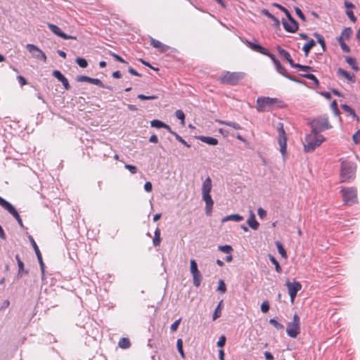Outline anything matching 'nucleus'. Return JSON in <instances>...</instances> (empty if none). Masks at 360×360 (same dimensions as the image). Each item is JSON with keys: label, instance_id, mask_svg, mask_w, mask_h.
I'll return each instance as SVG.
<instances>
[{"label": "nucleus", "instance_id": "1", "mask_svg": "<svg viewBox=\"0 0 360 360\" xmlns=\"http://www.w3.org/2000/svg\"><path fill=\"white\" fill-rule=\"evenodd\" d=\"M212 188V179L208 176L202 185V199L205 202V213L207 216L211 215L214 205V201L210 195Z\"/></svg>", "mask_w": 360, "mask_h": 360}, {"label": "nucleus", "instance_id": "2", "mask_svg": "<svg viewBox=\"0 0 360 360\" xmlns=\"http://www.w3.org/2000/svg\"><path fill=\"white\" fill-rule=\"evenodd\" d=\"M325 140L323 135L319 131H314L311 129V134H308L306 138V144L304 146V150L306 153L313 152L316 148L319 146Z\"/></svg>", "mask_w": 360, "mask_h": 360}, {"label": "nucleus", "instance_id": "3", "mask_svg": "<svg viewBox=\"0 0 360 360\" xmlns=\"http://www.w3.org/2000/svg\"><path fill=\"white\" fill-rule=\"evenodd\" d=\"M272 5H273V6H275V7L279 8L280 10H283V11L285 13L287 18L288 19L290 23H288L287 21H285L284 20H282V23H283L284 29L288 32H291V33L295 32L298 30L299 25H298V22L292 18V16L291 15V14L288 11V10L286 9L283 6H281L278 4H276V3H274Z\"/></svg>", "mask_w": 360, "mask_h": 360}, {"label": "nucleus", "instance_id": "4", "mask_svg": "<svg viewBox=\"0 0 360 360\" xmlns=\"http://www.w3.org/2000/svg\"><path fill=\"white\" fill-rule=\"evenodd\" d=\"M309 125L314 131H316L319 133L323 130L332 128V126L329 124L328 117L325 115L314 119L310 122Z\"/></svg>", "mask_w": 360, "mask_h": 360}, {"label": "nucleus", "instance_id": "5", "mask_svg": "<svg viewBox=\"0 0 360 360\" xmlns=\"http://www.w3.org/2000/svg\"><path fill=\"white\" fill-rule=\"evenodd\" d=\"M341 193L345 205H351L357 202V191L355 188H342Z\"/></svg>", "mask_w": 360, "mask_h": 360}, {"label": "nucleus", "instance_id": "6", "mask_svg": "<svg viewBox=\"0 0 360 360\" xmlns=\"http://www.w3.org/2000/svg\"><path fill=\"white\" fill-rule=\"evenodd\" d=\"M286 333L292 338H295L300 333V321L297 314L293 316V320L287 326Z\"/></svg>", "mask_w": 360, "mask_h": 360}, {"label": "nucleus", "instance_id": "7", "mask_svg": "<svg viewBox=\"0 0 360 360\" xmlns=\"http://www.w3.org/2000/svg\"><path fill=\"white\" fill-rule=\"evenodd\" d=\"M356 167L349 163H342L340 172L341 182H346L355 177Z\"/></svg>", "mask_w": 360, "mask_h": 360}, {"label": "nucleus", "instance_id": "8", "mask_svg": "<svg viewBox=\"0 0 360 360\" xmlns=\"http://www.w3.org/2000/svg\"><path fill=\"white\" fill-rule=\"evenodd\" d=\"M244 73L240 72H227L224 76L220 78L222 83L231 85L237 84L240 80L244 78Z\"/></svg>", "mask_w": 360, "mask_h": 360}, {"label": "nucleus", "instance_id": "9", "mask_svg": "<svg viewBox=\"0 0 360 360\" xmlns=\"http://www.w3.org/2000/svg\"><path fill=\"white\" fill-rule=\"evenodd\" d=\"M277 131L278 133V143L280 146V151L282 153V155L284 156L286 154L287 137H286L285 131L284 130L283 124L282 122H279L278 124Z\"/></svg>", "mask_w": 360, "mask_h": 360}, {"label": "nucleus", "instance_id": "10", "mask_svg": "<svg viewBox=\"0 0 360 360\" xmlns=\"http://www.w3.org/2000/svg\"><path fill=\"white\" fill-rule=\"evenodd\" d=\"M277 102L276 98L269 97H259L257 99V111H269L271 105Z\"/></svg>", "mask_w": 360, "mask_h": 360}, {"label": "nucleus", "instance_id": "11", "mask_svg": "<svg viewBox=\"0 0 360 360\" xmlns=\"http://www.w3.org/2000/svg\"><path fill=\"white\" fill-rule=\"evenodd\" d=\"M190 271L193 276V285L195 287H199L202 281V275L198 269V264L195 259L190 261Z\"/></svg>", "mask_w": 360, "mask_h": 360}, {"label": "nucleus", "instance_id": "12", "mask_svg": "<svg viewBox=\"0 0 360 360\" xmlns=\"http://www.w3.org/2000/svg\"><path fill=\"white\" fill-rule=\"evenodd\" d=\"M0 205L4 207L5 210H6L13 217L18 221L19 225L20 226H23L22 219L18 214V212L16 211L15 207L8 202H7L6 200L2 198L0 200Z\"/></svg>", "mask_w": 360, "mask_h": 360}, {"label": "nucleus", "instance_id": "13", "mask_svg": "<svg viewBox=\"0 0 360 360\" xmlns=\"http://www.w3.org/2000/svg\"><path fill=\"white\" fill-rule=\"evenodd\" d=\"M27 51L32 55L34 58L38 60H42L44 63L46 62V56L45 53L39 49L37 46L31 44H28L26 46Z\"/></svg>", "mask_w": 360, "mask_h": 360}, {"label": "nucleus", "instance_id": "14", "mask_svg": "<svg viewBox=\"0 0 360 360\" xmlns=\"http://www.w3.org/2000/svg\"><path fill=\"white\" fill-rule=\"evenodd\" d=\"M285 285L288 290L290 301L293 303L297 292L302 288V285L299 282L291 283L289 281L286 282Z\"/></svg>", "mask_w": 360, "mask_h": 360}, {"label": "nucleus", "instance_id": "15", "mask_svg": "<svg viewBox=\"0 0 360 360\" xmlns=\"http://www.w3.org/2000/svg\"><path fill=\"white\" fill-rule=\"evenodd\" d=\"M268 57H269L271 59V60L273 61V63H274V65L276 66L277 71L280 74H281L282 75H283L284 77H285L286 78H288L292 81L297 82V80L295 79H294L292 77H291L287 74L286 69L281 64L279 60H278L276 58V57L274 54L270 53V55Z\"/></svg>", "mask_w": 360, "mask_h": 360}, {"label": "nucleus", "instance_id": "16", "mask_svg": "<svg viewBox=\"0 0 360 360\" xmlns=\"http://www.w3.org/2000/svg\"><path fill=\"white\" fill-rule=\"evenodd\" d=\"M30 243L34 250V252L36 253V255H37V259L39 261V265H40V269H41V273H42V276H44V269H45V266H44V262H43V259H42V257H41V252H40V250L37 245V243H35L34 240L33 239V238L32 236H30Z\"/></svg>", "mask_w": 360, "mask_h": 360}, {"label": "nucleus", "instance_id": "17", "mask_svg": "<svg viewBox=\"0 0 360 360\" xmlns=\"http://www.w3.org/2000/svg\"><path fill=\"white\" fill-rule=\"evenodd\" d=\"M48 26L52 32H53L55 34L58 35V37H60L64 39H76L75 37L68 35L63 32H62V30L56 25L49 24Z\"/></svg>", "mask_w": 360, "mask_h": 360}, {"label": "nucleus", "instance_id": "18", "mask_svg": "<svg viewBox=\"0 0 360 360\" xmlns=\"http://www.w3.org/2000/svg\"><path fill=\"white\" fill-rule=\"evenodd\" d=\"M247 44L253 51H257V52L262 53L265 56H269L271 53L267 49L262 47L261 45H259L258 44H255V43H252V42L247 41Z\"/></svg>", "mask_w": 360, "mask_h": 360}, {"label": "nucleus", "instance_id": "19", "mask_svg": "<svg viewBox=\"0 0 360 360\" xmlns=\"http://www.w3.org/2000/svg\"><path fill=\"white\" fill-rule=\"evenodd\" d=\"M247 223L253 230H257L259 228V224L256 220L255 213L252 210L250 212V217L248 218Z\"/></svg>", "mask_w": 360, "mask_h": 360}, {"label": "nucleus", "instance_id": "20", "mask_svg": "<svg viewBox=\"0 0 360 360\" xmlns=\"http://www.w3.org/2000/svg\"><path fill=\"white\" fill-rule=\"evenodd\" d=\"M277 51L279 53V54L283 56V58H285V59L289 63V64L290 65V66L292 68L295 63L294 61L292 60L290 53L285 51V49H282L281 46H277Z\"/></svg>", "mask_w": 360, "mask_h": 360}, {"label": "nucleus", "instance_id": "21", "mask_svg": "<svg viewBox=\"0 0 360 360\" xmlns=\"http://www.w3.org/2000/svg\"><path fill=\"white\" fill-rule=\"evenodd\" d=\"M196 139L211 146H216L218 144V140L213 137L198 136H196Z\"/></svg>", "mask_w": 360, "mask_h": 360}, {"label": "nucleus", "instance_id": "22", "mask_svg": "<svg viewBox=\"0 0 360 360\" xmlns=\"http://www.w3.org/2000/svg\"><path fill=\"white\" fill-rule=\"evenodd\" d=\"M337 73L338 76L344 77L346 78L348 81L354 83L355 82V76L354 75L349 74L348 72L345 71V70L342 68H338Z\"/></svg>", "mask_w": 360, "mask_h": 360}, {"label": "nucleus", "instance_id": "23", "mask_svg": "<svg viewBox=\"0 0 360 360\" xmlns=\"http://www.w3.org/2000/svg\"><path fill=\"white\" fill-rule=\"evenodd\" d=\"M150 44L154 48L158 49L160 50L162 52L166 51L168 49V48H169L167 46L162 44L158 40H156V39H153L152 37L150 38Z\"/></svg>", "mask_w": 360, "mask_h": 360}, {"label": "nucleus", "instance_id": "24", "mask_svg": "<svg viewBox=\"0 0 360 360\" xmlns=\"http://www.w3.org/2000/svg\"><path fill=\"white\" fill-rule=\"evenodd\" d=\"M243 217L240 216L238 214H233L228 216H226L221 219V222L224 223L228 221H240L243 220Z\"/></svg>", "mask_w": 360, "mask_h": 360}, {"label": "nucleus", "instance_id": "25", "mask_svg": "<svg viewBox=\"0 0 360 360\" xmlns=\"http://www.w3.org/2000/svg\"><path fill=\"white\" fill-rule=\"evenodd\" d=\"M341 108L343 109L344 111L349 113L350 115H352L354 118L359 121V117L357 116L355 111L349 105L347 104H342Z\"/></svg>", "mask_w": 360, "mask_h": 360}, {"label": "nucleus", "instance_id": "26", "mask_svg": "<svg viewBox=\"0 0 360 360\" xmlns=\"http://www.w3.org/2000/svg\"><path fill=\"white\" fill-rule=\"evenodd\" d=\"M315 41L314 39H311L308 43H306L303 47L302 50L304 52L305 56H307L310 50L315 46Z\"/></svg>", "mask_w": 360, "mask_h": 360}, {"label": "nucleus", "instance_id": "27", "mask_svg": "<svg viewBox=\"0 0 360 360\" xmlns=\"http://www.w3.org/2000/svg\"><path fill=\"white\" fill-rule=\"evenodd\" d=\"M345 60L354 70L358 71L359 70V68L357 65V63H356V60L354 58H352L350 56H346Z\"/></svg>", "mask_w": 360, "mask_h": 360}, {"label": "nucleus", "instance_id": "28", "mask_svg": "<svg viewBox=\"0 0 360 360\" xmlns=\"http://www.w3.org/2000/svg\"><path fill=\"white\" fill-rule=\"evenodd\" d=\"M118 345L120 348L128 349L131 346V343L128 338H122L119 340Z\"/></svg>", "mask_w": 360, "mask_h": 360}, {"label": "nucleus", "instance_id": "29", "mask_svg": "<svg viewBox=\"0 0 360 360\" xmlns=\"http://www.w3.org/2000/svg\"><path fill=\"white\" fill-rule=\"evenodd\" d=\"M216 122L219 124H225V125L234 128L235 129H241L240 126L238 124L233 122H227V121H223V120H217Z\"/></svg>", "mask_w": 360, "mask_h": 360}, {"label": "nucleus", "instance_id": "30", "mask_svg": "<svg viewBox=\"0 0 360 360\" xmlns=\"http://www.w3.org/2000/svg\"><path fill=\"white\" fill-rule=\"evenodd\" d=\"M155 236L153 240L154 246H158L160 243L161 238H160V230L159 228H157L155 231Z\"/></svg>", "mask_w": 360, "mask_h": 360}, {"label": "nucleus", "instance_id": "31", "mask_svg": "<svg viewBox=\"0 0 360 360\" xmlns=\"http://www.w3.org/2000/svg\"><path fill=\"white\" fill-rule=\"evenodd\" d=\"M269 260L275 266V269L276 272L281 273L282 271V269L278 263V262L276 259V258L271 255H269Z\"/></svg>", "mask_w": 360, "mask_h": 360}, {"label": "nucleus", "instance_id": "32", "mask_svg": "<svg viewBox=\"0 0 360 360\" xmlns=\"http://www.w3.org/2000/svg\"><path fill=\"white\" fill-rule=\"evenodd\" d=\"M18 275H17L18 278H21L22 274H25L26 275H27L29 274V271L25 270L24 269V263L23 262H19V264H18Z\"/></svg>", "mask_w": 360, "mask_h": 360}, {"label": "nucleus", "instance_id": "33", "mask_svg": "<svg viewBox=\"0 0 360 360\" xmlns=\"http://www.w3.org/2000/svg\"><path fill=\"white\" fill-rule=\"evenodd\" d=\"M276 248H277L279 254L281 255V256L283 258H286L287 257V253H286V251L284 249L283 246L282 245V244L279 241H276Z\"/></svg>", "mask_w": 360, "mask_h": 360}, {"label": "nucleus", "instance_id": "34", "mask_svg": "<svg viewBox=\"0 0 360 360\" xmlns=\"http://www.w3.org/2000/svg\"><path fill=\"white\" fill-rule=\"evenodd\" d=\"M90 83L93 84H95V85H97V86H98L99 87H101V88H107L109 90H112V87H110V86H106L99 79L91 78Z\"/></svg>", "mask_w": 360, "mask_h": 360}, {"label": "nucleus", "instance_id": "35", "mask_svg": "<svg viewBox=\"0 0 360 360\" xmlns=\"http://www.w3.org/2000/svg\"><path fill=\"white\" fill-rule=\"evenodd\" d=\"M314 36L317 39L318 43L321 45L323 50L325 51L326 50V44H325V40H324L323 37L317 32H315L314 34Z\"/></svg>", "mask_w": 360, "mask_h": 360}, {"label": "nucleus", "instance_id": "36", "mask_svg": "<svg viewBox=\"0 0 360 360\" xmlns=\"http://www.w3.org/2000/svg\"><path fill=\"white\" fill-rule=\"evenodd\" d=\"M221 304H222V300H221L219 302V304L217 305V308L215 309V310L214 311L213 316H212V319L214 321L216 320L217 318L220 317V316H221Z\"/></svg>", "mask_w": 360, "mask_h": 360}, {"label": "nucleus", "instance_id": "37", "mask_svg": "<svg viewBox=\"0 0 360 360\" xmlns=\"http://www.w3.org/2000/svg\"><path fill=\"white\" fill-rule=\"evenodd\" d=\"M177 349L183 359H185L186 356L183 349V341L181 339H178L176 342Z\"/></svg>", "mask_w": 360, "mask_h": 360}, {"label": "nucleus", "instance_id": "38", "mask_svg": "<svg viewBox=\"0 0 360 360\" xmlns=\"http://www.w3.org/2000/svg\"><path fill=\"white\" fill-rule=\"evenodd\" d=\"M294 68H297L299 70H303V71H313V68L311 66L307 65H302L298 63H295L293 67Z\"/></svg>", "mask_w": 360, "mask_h": 360}, {"label": "nucleus", "instance_id": "39", "mask_svg": "<svg viewBox=\"0 0 360 360\" xmlns=\"http://www.w3.org/2000/svg\"><path fill=\"white\" fill-rule=\"evenodd\" d=\"M175 115L177 119L180 120H181V124L184 126L185 124V115H184V112L181 110H178L176 111L175 112Z\"/></svg>", "mask_w": 360, "mask_h": 360}, {"label": "nucleus", "instance_id": "40", "mask_svg": "<svg viewBox=\"0 0 360 360\" xmlns=\"http://www.w3.org/2000/svg\"><path fill=\"white\" fill-rule=\"evenodd\" d=\"M352 34V30L350 27L345 28L340 37H342V39L345 38L346 39H349L351 34Z\"/></svg>", "mask_w": 360, "mask_h": 360}, {"label": "nucleus", "instance_id": "41", "mask_svg": "<svg viewBox=\"0 0 360 360\" xmlns=\"http://www.w3.org/2000/svg\"><path fill=\"white\" fill-rule=\"evenodd\" d=\"M338 40L343 51L347 53L350 52V49L342 40V37H340Z\"/></svg>", "mask_w": 360, "mask_h": 360}, {"label": "nucleus", "instance_id": "42", "mask_svg": "<svg viewBox=\"0 0 360 360\" xmlns=\"http://www.w3.org/2000/svg\"><path fill=\"white\" fill-rule=\"evenodd\" d=\"M218 249L224 253L230 254L233 251V248L231 245H220L218 247Z\"/></svg>", "mask_w": 360, "mask_h": 360}, {"label": "nucleus", "instance_id": "43", "mask_svg": "<svg viewBox=\"0 0 360 360\" xmlns=\"http://www.w3.org/2000/svg\"><path fill=\"white\" fill-rule=\"evenodd\" d=\"M76 63L79 67H81L82 68H85L88 65V63H87L86 60L84 58H77Z\"/></svg>", "mask_w": 360, "mask_h": 360}, {"label": "nucleus", "instance_id": "44", "mask_svg": "<svg viewBox=\"0 0 360 360\" xmlns=\"http://www.w3.org/2000/svg\"><path fill=\"white\" fill-rule=\"evenodd\" d=\"M151 127L155 128H163L165 127V123L158 120H153L150 122Z\"/></svg>", "mask_w": 360, "mask_h": 360}, {"label": "nucleus", "instance_id": "45", "mask_svg": "<svg viewBox=\"0 0 360 360\" xmlns=\"http://www.w3.org/2000/svg\"><path fill=\"white\" fill-rule=\"evenodd\" d=\"M217 290L221 293H224L226 291V285L223 280H219Z\"/></svg>", "mask_w": 360, "mask_h": 360}, {"label": "nucleus", "instance_id": "46", "mask_svg": "<svg viewBox=\"0 0 360 360\" xmlns=\"http://www.w3.org/2000/svg\"><path fill=\"white\" fill-rule=\"evenodd\" d=\"M137 98L140 100H155L158 98L157 96H145L143 94H139Z\"/></svg>", "mask_w": 360, "mask_h": 360}, {"label": "nucleus", "instance_id": "47", "mask_svg": "<svg viewBox=\"0 0 360 360\" xmlns=\"http://www.w3.org/2000/svg\"><path fill=\"white\" fill-rule=\"evenodd\" d=\"M269 323L271 324H272L278 330L283 328V326L281 323H280L279 322H278L276 320H275L274 319H271L269 320Z\"/></svg>", "mask_w": 360, "mask_h": 360}, {"label": "nucleus", "instance_id": "48", "mask_svg": "<svg viewBox=\"0 0 360 360\" xmlns=\"http://www.w3.org/2000/svg\"><path fill=\"white\" fill-rule=\"evenodd\" d=\"M173 135L175 136L176 139L179 141L180 143H181L182 144H184V146H186V147L189 148L191 146L187 143V142L182 139V137H181L177 133H173Z\"/></svg>", "mask_w": 360, "mask_h": 360}, {"label": "nucleus", "instance_id": "49", "mask_svg": "<svg viewBox=\"0 0 360 360\" xmlns=\"http://www.w3.org/2000/svg\"><path fill=\"white\" fill-rule=\"evenodd\" d=\"M269 310V303L268 301H264L261 305V311L266 313Z\"/></svg>", "mask_w": 360, "mask_h": 360}, {"label": "nucleus", "instance_id": "50", "mask_svg": "<svg viewBox=\"0 0 360 360\" xmlns=\"http://www.w3.org/2000/svg\"><path fill=\"white\" fill-rule=\"evenodd\" d=\"M295 11L296 13V14L299 16V18L304 22L306 21V17L305 15H304V13H302V11L298 8V7H295Z\"/></svg>", "mask_w": 360, "mask_h": 360}, {"label": "nucleus", "instance_id": "51", "mask_svg": "<svg viewBox=\"0 0 360 360\" xmlns=\"http://www.w3.org/2000/svg\"><path fill=\"white\" fill-rule=\"evenodd\" d=\"M302 77H305L308 79L312 80L316 86H318L319 84V82L318 79L312 74L307 75H302Z\"/></svg>", "mask_w": 360, "mask_h": 360}, {"label": "nucleus", "instance_id": "52", "mask_svg": "<svg viewBox=\"0 0 360 360\" xmlns=\"http://www.w3.org/2000/svg\"><path fill=\"white\" fill-rule=\"evenodd\" d=\"M181 321V319L180 318L172 324V326L170 327V330L172 332H175L178 329V327L180 324Z\"/></svg>", "mask_w": 360, "mask_h": 360}, {"label": "nucleus", "instance_id": "53", "mask_svg": "<svg viewBox=\"0 0 360 360\" xmlns=\"http://www.w3.org/2000/svg\"><path fill=\"white\" fill-rule=\"evenodd\" d=\"M91 79V77H89L88 76L81 75L77 78V82H86L90 83Z\"/></svg>", "mask_w": 360, "mask_h": 360}, {"label": "nucleus", "instance_id": "54", "mask_svg": "<svg viewBox=\"0 0 360 360\" xmlns=\"http://www.w3.org/2000/svg\"><path fill=\"white\" fill-rule=\"evenodd\" d=\"M226 337L224 335H221L219 338V339L217 343V345L219 347H223L226 344Z\"/></svg>", "mask_w": 360, "mask_h": 360}, {"label": "nucleus", "instance_id": "55", "mask_svg": "<svg viewBox=\"0 0 360 360\" xmlns=\"http://www.w3.org/2000/svg\"><path fill=\"white\" fill-rule=\"evenodd\" d=\"M124 167L130 171L132 174H136L137 172V167L132 165H125Z\"/></svg>", "mask_w": 360, "mask_h": 360}, {"label": "nucleus", "instance_id": "56", "mask_svg": "<svg viewBox=\"0 0 360 360\" xmlns=\"http://www.w3.org/2000/svg\"><path fill=\"white\" fill-rule=\"evenodd\" d=\"M346 14L348 16V18L350 19L352 22H356V18L354 16V13L350 10L346 11Z\"/></svg>", "mask_w": 360, "mask_h": 360}, {"label": "nucleus", "instance_id": "57", "mask_svg": "<svg viewBox=\"0 0 360 360\" xmlns=\"http://www.w3.org/2000/svg\"><path fill=\"white\" fill-rule=\"evenodd\" d=\"M353 141L355 143H360V130H358L354 135H353Z\"/></svg>", "mask_w": 360, "mask_h": 360}, {"label": "nucleus", "instance_id": "58", "mask_svg": "<svg viewBox=\"0 0 360 360\" xmlns=\"http://www.w3.org/2000/svg\"><path fill=\"white\" fill-rule=\"evenodd\" d=\"M52 75L58 79L59 81L64 76L59 70H53L52 72Z\"/></svg>", "mask_w": 360, "mask_h": 360}, {"label": "nucleus", "instance_id": "59", "mask_svg": "<svg viewBox=\"0 0 360 360\" xmlns=\"http://www.w3.org/2000/svg\"><path fill=\"white\" fill-rule=\"evenodd\" d=\"M110 56H112L118 62H120V63H126L125 60L122 58L119 55L115 53H112V52H110Z\"/></svg>", "mask_w": 360, "mask_h": 360}, {"label": "nucleus", "instance_id": "60", "mask_svg": "<svg viewBox=\"0 0 360 360\" xmlns=\"http://www.w3.org/2000/svg\"><path fill=\"white\" fill-rule=\"evenodd\" d=\"M144 189L147 192H151L153 189L152 184L150 181H147L144 184Z\"/></svg>", "mask_w": 360, "mask_h": 360}, {"label": "nucleus", "instance_id": "61", "mask_svg": "<svg viewBox=\"0 0 360 360\" xmlns=\"http://www.w3.org/2000/svg\"><path fill=\"white\" fill-rule=\"evenodd\" d=\"M257 213L259 217L262 219H263L266 215V211L262 207L258 208Z\"/></svg>", "mask_w": 360, "mask_h": 360}, {"label": "nucleus", "instance_id": "62", "mask_svg": "<svg viewBox=\"0 0 360 360\" xmlns=\"http://www.w3.org/2000/svg\"><path fill=\"white\" fill-rule=\"evenodd\" d=\"M17 79L21 85L27 84V79L21 75L18 76Z\"/></svg>", "mask_w": 360, "mask_h": 360}, {"label": "nucleus", "instance_id": "63", "mask_svg": "<svg viewBox=\"0 0 360 360\" xmlns=\"http://www.w3.org/2000/svg\"><path fill=\"white\" fill-rule=\"evenodd\" d=\"M264 357L266 360H274V356L269 352H264Z\"/></svg>", "mask_w": 360, "mask_h": 360}, {"label": "nucleus", "instance_id": "64", "mask_svg": "<svg viewBox=\"0 0 360 360\" xmlns=\"http://www.w3.org/2000/svg\"><path fill=\"white\" fill-rule=\"evenodd\" d=\"M128 71L130 74L133 75H135V76H141V75L136 72L134 68H129L128 69Z\"/></svg>", "mask_w": 360, "mask_h": 360}]
</instances>
